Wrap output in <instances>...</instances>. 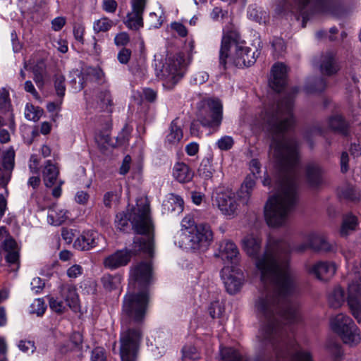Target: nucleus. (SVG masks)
I'll list each match as a JSON object with an SVG mask.
<instances>
[{
	"label": "nucleus",
	"mask_w": 361,
	"mask_h": 361,
	"mask_svg": "<svg viewBox=\"0 0 361 361\" xmlns=\"http://www.w3.org/2000/svg\"><path fill=\"white\" fill-rule=\"evenodd\" d=\"M60 295L67 306L76 311L79 307V298L75 286L63 284L60 287Z\"/></svg>",
	"instance_id": "21"
},
{
	"label": "nucleus",
	"mask_w": 361,
	"mask_h": 361,
	"mask_svg": "<svg viewBox=\"0 0 361 361\" xmlns=\"http://www.w3.org/2000/svg\"><path fill=\"white\" fill-rule=\"evenodd\" d=\"M310 274L314 276L318 280L327 281L336 273V267L334 263L329 262H318L307 268Z\"/></svg>",
	"instance_id": "17"
},
{
	"label": "nucleus",
	"mask_w": 361,
	"mask_h": 361,
	"mask_svg": "<svg viewBox=\"0 0 361 361\" xmlns=\"http://www.w3.org/2000/svg\"><path fill=\"white\" fill-rule=\"evenodd\" d=\"M348 302L354 317L361 322V277L349 284Z\"/></svg>",
	"instance_id": "16"
},
{
	"label": "nucleus",
	"mask_w": 361,
	"mask_h": 361,
	"mask_svg": "<svg viewBox=\"0 0 361 361\" xmlns=\"http://www.w3.org/2000/svg\"><path fill=\"white\" fill-rule=\"evenodd\" d=\"M113 105V101L110 92L103 90L97 94V107L101 111H110Z\"/></svg>",
	"instance_id": "31"
},
{
	"label": "nucleus",
	"mask_w": 361,
	"mask_h": 361,
	"mask_svg": "<svg viewBox=\"0 0 361 361\" xmlns=\"http://www.w3.org/2000/svg\"><path fill=\"white\" fill-rule=\"evenodd\" d=\"M40 164V160L35 154L32 155L29 162V169L30 172L34 175H38L39 172V166Z\"/></svg>",
	"instance_id": "50"
},
{
	"label": "nucleus",
	"mask_w": 361,
	"mask_h": 361,
	"mask_svg": "<svg viewBox=\"0 0 361 361\" xmlns=\"http://www.w3.org/2000/svg\"><path fill=\"white\" fill-rule=\"evenodd\" d=\"M130 276L137 287L145 288L149 286L154 279L151 263L141 262L132 266Z\"/></svg>",
	"instance_id": "12"
},
{
	"label": "nucleus",
	"mask_w": 361,
	"mask_h": 361,
	"mask_svg": "<svg viewBox=\"0 0 361 361\" xmlns=\"http://www.w3.org/2000/svg\"><path fill=\"white\" fill-rule=\"evenodd\" d=\"M154 250V240L152 237L136 236L130 245V248L118 250L108 255L104 259L103 264L109 269H116L126 266L131 260L133 256L143 252L152 255Z\"/></svg>",
	"instance_id": "7"
},
{
	"label": "nucleus",
	"mask_w": 361,
	"mask_h": 361,
	"mask_svg": "<svg viewBox=\"0 0 361 361\" xmlns=\"http://www.w3.org/2000/svg\"><path fill=\"white\" fill-rule=\"evenodd\" d=\"M340 68L337 63L334 55L331 52H328L322 57L320 70L321 72L326 75L336 74Z\"/></svg>",
	"instance_id": "24"
},
{
	"label": "nucleus",
	"mask_w": 361,
	"mask_h": 361,
	"mask_svg": "<svg viewBox=\"0 0 361 361\" xmlns=\"http://www.w3.org/2000/svg\"><path fill=\"white\" fill-rule=\"evenodd\" d=\"M121 276L119 274H104L102 279L101 282L103 286V288L106 291H112L114 290L118 289L121 283Z\"/></svg>",
	"instance_id": "30"
},
{
	"label": "nucleus",
	"mask_w": 361,
	"mask_h": 361,
	"mask_svg": "<svg viewBox=\"0 0 361 361\" xmlns=\"http://www.w3.org/2000/svg\"><path fill=\"white\" fill-rule=\"evenodd\" d=\"M223 119V106L219 100H208L200 111L199 120L206 127L219 128Z\"/></svg>",
	"instance_id": "9"
},
{
	"label": "nucleus",
	"mask_w": 361,
	"mask_h": 361,
	"mask_svg": "<svg viewBox=\"0 0 361 361\" xmlns=\"http://www.w3.org/2000/svg\"><path fill=\"white\" fill-rule=\"evenodd\" d=\"M221 279L228 293L235 294L241 288L243 274L236 266H224L221 270Z\"/></svg>",
	"instance_id": "13"
},
{
	"label": "nucleus",
	"mask_w": 361,
	"mask_h": 361,
	"mask_svg": "<svg viewBox=\"0 0 361 361\" xmlns=\"http://www.w3.org/2000/svg\"><path fill=\"white\" fill-rule=\"evenodd\" d=\"M33 80L39 88L44 85V78L47 74L46 65L43 61H38L32 68Z\"/></svg>",
	"instance_id": "32"
},
{
	"label": "nucleus",
	"mask_w": 361,
	"mask_h": 361,
	"mask_svg": "<svg viewBox=\"0 0 361 361\" xmlns=\"http://www.w3.org/2000/svg\"><path fill=\"white\" fill-rule=\"evenodd\" d=\"M330 324L331 329L339 334L355 323L350 317L340 313L331 317Z\"/></svg>",
	"instance_id": "28"
},
{
	"label": "nucleus",
	"mask_w": 361,
	"mask_h": 361,
	"mask_svg": "<svg viewBox=\"0 0 361 361\" xmlns=\"http://www.w3.org/2000/svg\"><path fill=\"white\" fill-rule=\"evenodd\" d=\"M173 176L180 183L190 182L194 176L193 171L183 162H177L173 168Z\"/></svg>",
	"instance_id": "23"
},
{
	"label": "nucleus",
	"mask_w": 361,
	"mask_h": 361,
	"mask_svg": "<svg viewBox=\"0 0 361 361\" xmlns=\"http://www.w3.org/2000/svg\"><path fill=\"white\" fill-rule=\"evenodd\" d=\"M239 251L235 243L226 240L221 243L219 257L224 261L225 266H235L238 261Z\"/></svg>",
	"instance_id": "19"
},
{
	"label": "nucleus",
	"mask_w": 361,
	"mask_h": 361,
	"mask_svg": "<svg viewBox=\"0 0 361 361\" xmlns=\"http://www.w3.org/2000/svg\"><path fill=\"white\" fill-rule=\"evenodd\" d=\"M214 205L228 219H233L238 214L239 204L233 192H217L214 200Z\"/></svg>",
	"instance_id": "11"
},
{
	"label": "nucleus",
	"mask_w": 361,
	"mask_h": 361,
	"mask_svg": "<svg viewBox=\"0 0 361 361\" xmlns=\"http://www.w3.org/2000/svg\"><path fill=\"white\" fill-rule=\"evenodd\" d=\"M291 361H312L310 352L304 350H296L290 355Z\"/></svg>",
	"instance_id": "43"
},
{
	"label": "nucleus",
	"mask_w": 361,
	"mask_h": 361,
	"mask_svg": "<svg viewBox=\"0 0 361 361\" xmlns=\"http://www.w3.org/2000/svg\"><path fill=\"white\" fill-rule=\"evenodd\" d=\"M345 301V295L343 290L340 287H336L329 296V302L331 307L338 308L342 305Z\"/></svg>",
	"instance_id": "34"
},
{
	"label": "nucleus",
	"mask_w": 361,
	"mask_h": 361,
	"mask_svg": "<svg viewBox=\"0 0 361 361\" xmlns=\"http://www.w3.org/2000/svg\"><path fill=\"white\" fill-rule=\"evenodd\" d=\"M46 310V305L43 299H35L30 305V312L31 314H36L37 316L42 315Z\"/></svg>",
	"instance_id": "41"
},
{
	"label": "nucleus",
	"mask_w": 361,
	"mask_h": 361,
	"mask_svg": "<svg viewBox=\"0 0 361 361\" xmlns=\"http://www.w3.org/2000/svg\"><path fill=\"white\" fill-rule=\"evenodd\" d=\"M164 20V18L161 14L159 15L154 12L150 13L148 18L150 28H159L161 26Z\"/></svg>",
	"instance_id": "45"
},
{
	"label": "nucleus",
	"mask_w": 361,
	"mask_h": 361,
	"mask_svg": "<svg viewBox=\"0 0 361 361\" xmlns=\"http://www.w3.org/2000/svg\"><path fill=\"white\" fill-rule=\"evenodd\" d=\"M329 126L334 130L338 131L342 133H345L346 123L341 116L331 117L329 121Z\"/></svg>",
	"instance_id": "39"
},
{
	"label": "nucleus",
	"mask_w": 361,
	"mask_h": 361,
	"mask_svg": "<svg viewBox=\"0 0 361 361\" xmlns=\"http://www.w3.org/2000/svg\"><path fill=\"white\" fill-rule=\"evenodd\" d=\"M271 46L273 47L274 54L279 56L282 54L286 49L285 42L281 38H276L272 41Z\"/></svg>",
	"instance_id": "48"
},
{
	"label": "nucleus",
	"mask_w": 361,
	"mask_h": 361,
	"mask_svg": "<svg viewBox=\"0 0 361 361\" xmlns=\"http://www.w3.org/2000/svg\"><path fill=\"white\" fill-rule=\"evenodd\" d=\"M42 173L45 186L51 188L56 183L59 170L51 160H47L42 166Z\"/></svg>",
	"instance_id": "22"
},
{
	"label": "nucleus",
	"mask_w": 361,
	"mask_h": 361,
	"mask_svg": "<svg viewBox=\"0 0 361 361\" xmlns=\"http://www.w3.org/2000/svg\"><path fill=\"white\" fill-rule=\"evenodd\" d=\"M180 246L198 250L206 248L213 240V233L208 224H197L191 215H187L181 221Z\"/></svg>",
	"instance_id": "5"
},
{
	"label": "nucleus",
	"mask_w": 361,
	"mask_h": 361,
	"mask_svg": "<svg viewBox=\"0 0 361 361\" xmlns=\"http://www.w3.org/2000/svg\"><path fill=\"white\" fill-rule=\"evenodd\" d=\"M66 20L64 17L59 16L51 20V28L54 31L61 30L65 25Z\"/></svg>",
	"instance_id": "60"
},
{
	"label": "nucleus",
	"mask_w": 361,
	"mask_h": 361,
	"mask_svg": "<svg viewBox=\"0 0 361 361\" xmlns=\"http://www.w3.org/2000/svg\"><path fill=\"white\" fill-rule=\"evenodd\" d=\"M148 304V295L147 293L142 292L136 294H128L125 296L123 304V312L126 317V319L129 320V324L123 322L122 329L120 334L121 336L122 332L126 330L131 331H138L140 334V340L137 346L136 352V357H137V353L142 338V333L140 327H133L131 326V322L140 324L145 319ZM119 343H121V338H119ZM119 354L121 355V346L119 347Z\"/></svg>",
	"instance_id": "6"
},
{
	"label": "nucleus",
	"mask_w": 361,
	"mask_h": 361,
	"mask_svg": "<svg viewBox=\"0 0 361 361\" xmlns=\"http://www.w3.org/2000/svg\"><path fill=\"white\" fill-rule=\"evenodd\" d=\"M357 224V219L355 216L350 214L344 216L340 229V235L342 237L348 236L355 230Z\"/></svg>",
	"instance_id": "29"
},
{
	"label": "nucleus",
	"mask_w": 361,
	"mask_h": 361,
	"mask_svg": "<svg viewBox=\"0 0 361 361\" xmlns=\"http://www.w3.org/2000/svg\"><path fill=\"white\" fill-rule=\"evenodd\" d=\"M50 308L57 313H63L66 310V306L62 301H59L54 298H50L49 301Z\"/></svg>",
	"instance_id": "49"
},
{
	"label": "nucleus",
	"mask_w": 361,
	"mask_h": 361,
	"mask_svg": "<svg viewBox=\"0 0 361 361\" xmlns=\"http://www.w3.org/2000/svg\"><path fill=\"white\" fill-rule=\"evenodd\" d=\"M19 349L23 353H30L35 350V346L33 342L30 341H21L18 344Z\"/></svg>",
	"instance_id": "53"
},
{
	"label": "nucleus",
	"mask_w": 361,
	"mask_h": 361,
	"mask_svg": "<svg viewBox=\"0 0 361 361\" xmlns=\"http://www.w3.org/2000/svg\"><path fill=\"white\" fill-rule=\"evenodd\" d=\"M185 62L183 55L178 54L169 57L162 70L164 85L173 87L183 76L185 71Z\"/></svg>",
	"instance_id": "8"
},
{
	"label": "nucleus",
	"mask_w": 361,
	"mask_h": 361,
	"mask_svg": "<svg viewBox=\"0 0 361 361\" xmlns=\"http://www.w3.org/2000/svg\"><path fill=\"white\" fill-rule=\"evenodd\" d=\"M216 145L220 150L227 151L233 147L234 139L231 136L224 135L217 140Z\"/></svg>",
	"instance_id": "40"
},
{
	"label": "nucleus",
	"mask_w": 361,
	"mask_h": 361,
	"mask_svg": "<svg viewBox=\"0 0 361 361\" xmlns=\"http://www.w3.org/2000/svg\"><path fill=\"white\" fill-rule=\"evenodd\" d=\"M287 68L281 63H275L271 68V77L269 84L271 89L276 92H281L287 83Z\"/></svg>",
	"instance_id": "18"
},
{
	"label": "nucleus",
	"mask_w": 361,
	"mask_h": 361,
	"mask_svg": "<svg viewBox=\"0 0 361 361\" xmlns=\"http://www.w3.org/2000/svg\"><path fill=\"white\" fill-rule=\"evenodd\" d=\"M82 273V268L80 265L74 264L67 270V276L71 279H75Z\"/></svg>",
	"instance_id": "56"
},
{
	"label": "nucleus",
	"mask_w": 361,
	"mask_h": 361,
	"mask_svg": "<svg viewBox=\"0 0 361 361\" xmlns=\"http://www.w3.org/2000/svg\"><path fill=\"white\" fill-rule=\"evenodd\" d=\"M140 334L138 331L126 330L121 336V361H136V352Z\"/></svg>",
	"instance_id": "10"
},
{
	"label": "nucleus",
	"mask_w": 361,
	"mask_h": 361,
	"mask_svg": "<svg viewBox=\"0 0 361 361\" xmlns=\"http://www.w3.org/2000/svg\"><path fill=\"white\" fill-rule=\"evenodd\" d=\"M114 25V22L106 17H102L93 23L94 32H104L109 30Z\"/></svg>",
	"instance_id": "37"
},
{
	"label": "nucleus",
	"mask_w": 361,
	"mask_h": 361,
	"mask_svg": "<svg viewBox=\"0 0 361 361\" xmlns=\"http://www.w3.org/2000/svg\"><path fill=\"white\" fill-rule=\"evenodd\" d=\"M131 56V51L126 48H123L118 53L117 59L122 64H126L129 61Z\"/></svg>",
	"instance_id": "54"
},
{
	"label": "nucleus",
	"mask_w": 361,
	"mask_h": 361,
	"mask_svg": "<svg viewBox=\"0 0 361 361\" xmlns=\"http://www.w3.org/2000/svg\"><path fill=\"white\" fill-rule=\"evenodd\" d=\"M54 87L56 94L60 97H63L65 94V78L62 75L57 74L54 78Z\"/></svg>",
	"instance_id": "42"
},
{
	"label": "nucleus",
	"mask_w": 361,
	"mask_h": 361,
	"mask_svg": "<svg viewBox=\"0 0 361 361\" xmlns=\"http://www.w3.org/2000/svg\"><path fill=\"white\" fill-rule=\"evenodd\" d=\"M182 351L183 357L185 358L196 360L199 357L197 349L193 346H185Z\"/></svg>",
	"instance_id": "51"
},
{
	"label": "nucleus",
	"mask_w": 361,
	"mask_h": 361,
	"mask_svg": "<svg viewBox=\"0 0 361 361\" xmlns=\"http://www.w3.org/2000/svg\"><path fill=\"white\" fill-rule=\"evenodd\" d=\"M147 0H130L131 11L128 13L124 23L130 30H137L143 27L142 15Z\"/></svg>",
	"instance_id": "14"
},
{
	"label": "nucleus",
	"mask_w": 361,
	"mask_h": 361,
	"mask_svg": "<svg viewBox=\"0 0 361 361\" xmlns=\"http://www.w3.org/2000/svg\"><path fill=\"white\" fill-rule=\"evenodd\" d=\"M338 334L345 343L350 346L357 345L361 341L360 329L355 324Z\"/></svg>",
	"instance_id": "25"
},
{
	"label": "nucleus",
	"mask_w": 361,
	"mask_h": 361,
	"mask_svg": "<svg viewBox=\"0 0 361 361\" xmlns=\"http://www.w3.org/2000/svg\"><path fill=\"white\" fill-rule=\"evenodd\" d=\"M327 350L331 356L332 361H341L343 357V352L341 346L337 343H332L327 346Z\"/></svg>",
	"instance_id": "44"
},
{
	"label": "nucleus",
	"mask_w": 361,
	"mask_h": 361,
	"mask_svg": "<svg viewBox=\"0 0 361 361\" xmlns=\"http://www.w3.org/2000/svg\"><path fill=\"white\" fill-rule=\"evenodd\" d=\"M293 110V99L288 96L262 115L271 136L270 154L283 168L276 183V191L264 206L266 221L272 227L286 223L297 201V177L293 167L298 161V144L294 139L283 135L295 123Z\"/></svg>",
	"instance_id": "2"
},
{
	"label": "nucleus",
	"mask_w": 361,
	"mask_h": 361,
	"mask_svg": "<svg viewBox=\"0 0 361 361\" xmlns=\"http://www.w3.org/2000/svg\"><path fill=\"white\" fill-rule=\"evenodd\" d=\"M14 165V154L13 152H8L7 155L4 157L3 166L7 172H10Z\"/></svg>",
	"instance_id": "52"
},
{
	"label": "nucleus",
	"mask_w": 361,
	"mask_h": 361,
	"mask_svg": "<svg viewBox=\"0 0 361 361\" xmlns=\"http://www.w3.org/2000/svg\"><path fill=\"white\" fill-rule=\"evenodd\" d=\"M68 212L59 205H54L48 212V221L54 226L61 225L66 219Z\"/></svg>",
	"instance_id": "27"
},
{
	"label": "nucleus",
	"mask_w": 361,
	"mask_h": 361,
	"mask_svg": "<svg viewBox=\"0 0 361 361\" xmlns=\"http://www.w3.org/2000/svg\"><path fill=\"white\" fill-rule=\"evenodd\" d=\"M224 312L223 305L218 301L212 302L209 307V312L212 318H217L221 316Z\"/></svg>",
	"instance_id": "46"
},
{
	"label": "nucleus",
	"mask_w": 361,
	"mask_h": 361,
	"mask_svg": "<svg viewBox=\"0 0 361 361\" xmlns=\"http://www.w3.org/2000/svg\"><path fill=\"white\" fill-rule=\"evenodd\" d=\"M87 74L97 81H101L104 77V73L99 68H88Z\"/></svg>",
	"instance_id": "58"
},
{
	"label": "nucleus",
	"mask_w": 361,
	"mask_h": 361,
	"mask_svg": "<svg viewBox=\"0 0 361 361\" xmlns=\"http://www.w3.org/2000/svg\"><path fill=\"white\" fill-rule=\"evenodd\" d=\"M129 35L125 32L117 34L114 38V42L117 46H125L129 42Z\"/></svg>",
	"instance_id": "55"
},
{
	"label": "nucleus",
	"mask_w": 361,
	"mask_h": 361,
	"mask_svg": "<svg viewBox=\"0 0 361 361\" xmlns=\"http://www.w3.org/2000/svg\"><path fill=\"white\" fill-rule=\"evenodd\" d=\"M229 55L236 67L244 68L255 63L258 53L245 46L237 30L231 29L224 32L220 49L219 63L224 69Z\"/></svg>",
	"instance_id": "3"
},
{
	"label": "nucleus",
	"mask_w": 361,
	"mask_h": 361,
	"mask_svg": "<svg viewBox=\"0 0 361 361\" xmlns=\"http://www.w3.org/2000/svg\"><path fill=\"white\" fill-rule=\"evenodd\" d=\"M312 249L316 251H331L334 250V245L327 241L326 238L316 233H311L305 238V242L296 247L299 252H303L307 249Z\"/></svg>",
	"instance_id": "15"
},
{
	"label": "nucleus",
	"mask_w": 361,
	"mask_h": 361,
	"mask_svg": "<svg viewBox=\"0 0 361 361\" xmlns=\"http://www.w3.org/2000/svg\"><path fill=\"white\" fill-rule=\"evenodd\" d=\"M43 113V109L39 106H35L32 104H27L24 114L26 119L36 122L39 120Z\"/></svg>",
	"instance_id": "36"
},
{
	"label": "nucleus",
	"mask_w": 361,
	"mask_h": 361,
	"mask_svg": "<svg viewBox=\"0 0 361 361\" xmlns=\"http://www.w3.org/2000/svg\"><path fill=\"white\" fill-rule=\"evenodd\" d=\"M117 6V2L115 0H103L102 1V8L107 13H114Z\"/></svg>",
	"instance_id": "57"
},
{
	"label": "nucleus",
	"mask_w": 361,
	"mask_h": 361,
	"mask_svg": "<svg viewBox=\"0 0 361 361\" xmlns=\"http://www.w3.org/2000/svg\"><path fill=\"white\" fill-rule=\"evenodd\" d=\"M200 176L205 179H209L212 177L214 169L209 159H203L198 169Z\"/></svg>",
	"instance_id": "38"
},
{
	"label": "nucleus",
	"mask_w": 361,
	"mask_h": 361,
	"mask_svg": "<svg viewBox=\"0 0 361 361\" xmlns=\"http://www.w3.org/2000/svg\"><path fill=\"white\" fill-rule=\"evenodd\" d=\"M183 137V131L178 125L177 120H173L170 126L169 133L166 135V141L170 144L178 143Z\"/></svg>",
	"instance_id": "33"
},
{
	"label": "nucleus",
	"mask_w": 361,
	"mask_h": 361,
	"mask_svg": "<svg viewBox=\"0 0 361 361\" xmlns=\"http://www.w3.org/2000/svg\"><path fill=\"white\" fill-rule=\"evenodd\" d=\"M208 78V73L205 71H200L195 73L193 76V81L195 84H202L205 82Z\"/></svg>",
	"instance_id": "63"
},
{
	"label": "nucleus",
	"mask_w": 361,
	"mask_h": 361,
	"mask_svg": "<svg viewBox=\"0 0 361 361\" xmlns=\"http://www.w3.org/2000/svg\"><path fill=\"white\" fill-rule=\"evenodd\" d=\"M262 239L257 235L248 234L242 240L243 249L255 259L264 290L255 302V310L262 326L257 338L263 346H274L280 335V326L276 314L281 309L280 317L292 324L300 320L298 307L286 300L297 287V276L289 266V250L283 241L269 239L262 255H258Z\"/></svg>",
	"instance_id": "1"
},
{
	"label": "nucleus",
	"mask_w": 361,
	"mask_h": 361,
	"mask_svg": "<svg viewBox=\"0 0 361 361\" xmlns=\"http://www.w3.org/2000/svg\"><path fill=\"white\" fill-rule=\"evenodd\" d=\"M85 33V27L82 25H76L73 27V35L75 39L80 42H83Z\"/></svg>",
	"instance_id": "62"
},
{
	"label": "nucleus",
	"mask_w": 361,
	"mask_h": 361,
	"mask_svg": "<svg viewBox=\"0 0 361 361\" xmlns=\"http://www.w3.org/2000/svg\"><path fill=\"white\" fill-rule=\"evenodd\" d=\"M219 355V361H243L240 353L232 348H221Z\"/></svg>",
	"instance_id": "35"
},
{
	"label": "nucleus",
	"mask_w": 361,
	"mask_h": 361,
	"mask_svg": "<svg viewBox=\"0 0 361 361\" xmlns=\"http://www.w3.org/2000/svg\"><path fill=\"white\" fill-rule=\"evenodd\" d=\"M98 237V233L94 231L83 232L75 239L73 247L78 250H88L97 245Z\"/></svg>",
	"instance_id": "20"
},
{
	"label": "nucleus",
	"mask_w": 361,
	"mask_h": 361,
	"mask_svg": "<svg viewBox=\"0 0 361 361\" xmlns=\"http://www.w3.org/2000/svg\"><path fill=\"white\" fill-rule=\"evenodd\" d=\"M92 361H105L106 357L104 350L102 348H96L92 352Z\"/></svg>",
	"instance_id": "59"
},
{
	"label": "nucleus",
	"mask_w": 361,
	"mask_h": 361,
	"mask_svg": "<svg viewBox=\"0 0 361 361\" xmlns=\"http://www.w3.org/2000/svg\"><path fill=\"white\" fill-rule=\"evenodd\" d=\"M2 248L6 252H10L11 250H16V243L11 237L8 235L3 242Z\"/></svg>",
	"instance_id": "61"
},
{
	"label": "nucleus",
	"mask_w": 361,
	"mask_h": 361,
	"mask_svg": "<svg viewBox=\"0 0 361 361\" xmlns=\"http://www.w3.org/2000/svg\"><path fill=\"white\" fill-rule=\"evenodd\" d=\"M119 199V194L116 192H107L104 194L103 202L105 207H111V206L116 203Z\"/></svg>",
	"instance_id": "47"
},
{
	"label": "nucleus",
	"mask_w": 361,
	"mask_h": 361,
	"mask_svg": "<svg viewBox=\"0 0 361 361\" xmlns=\"http://www.w3.org/2000/svg\"><path fill=\"white\" fill-rule=\"evenodd\" d=\"M30 285L32 290L37 293L42 290L44 283L39 277H35L32 280Z\"/></svg>",
	"instance_id": "64"
},
{
	"label": "nucleus",
	"mask_w": 361,
	"mask_h": 361,
	"mask_svg": "<svg viewBox=\"0 0 361 361\" xmlns=\"http://www.w3.org/2000/svg\"><path fill=\"white\" fill-rule=\"evenodd\" d=\"M322 169L316 164H311L307 166L306 176L309 185L311 187H317L322 182Z\"/></svg>",
	"instance_id": "26"
},
{
	"label": "nucleus",
	"mask_w": 361,
	"mask_h": 361,
	"mask_svg": "<svg viewBox=\"0 0 361 361\" xmlns=\"http://www.w3.org/2000/svg\"><path fill=\"white\" fill-rule=\"evenodd\" d=\"M128 221L131 222L133 229L137 233L145 235L147 238L152 237L154 231V224L151 217L149 202L147 197H142L137 200L136 204L133 207L128 216L124 213L116 215V225L121 230H125L128 225Z\"/></svg>",
	"instance_id": "4"
}]
</instances>
